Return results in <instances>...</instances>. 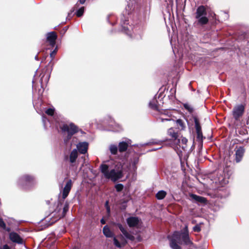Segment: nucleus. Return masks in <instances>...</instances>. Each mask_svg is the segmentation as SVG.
Segmentation results:
<instances>
[{
	"label": "nucleus",
	"instance_id": "1",
	"mask_svg": "<svg viewBox=\"0 0 249 249\" xmlns=\"http://www.w3.org/2000/svg\"><path fill=\"white\" fill-rule=\"evenodd\" d=\"M100 168L104 177L107 179H110L113 181L118 180L123 176L122 166L121 164L116 165L115 168L109 170L108 165L102 164L100 165Z\"/></svg>",
	"mask_w": 249,
	"mask_h": 249
},
{
	"label": "nucleus",
	"instance_id": "2",
	"mask_svg": "<svg viewBox=\"0 0 249 249\" xmlns=\"http://www.w3.org/2000/svg\"><path fill=\"white\" fill-rule=\"evenodd\" d=\"M170 240V246L172 249H180L179 245L184 242L188 244L190 242L187 233L175 231L173 235L168 236Z\"/></svg>",
	"mask_w": 249,
	"mask_h": 249
},
{
	"label": "nucleus",
	"instance_id": "3",
	"mask_svg": "<svg viewBox=\"0 0 249 249\" xmlns=\"http://www.w3.org/2000/svg\"><path fill=\"white\" fill-rule=\"evenodd\" d=\"M206 16L207 12L205 7L202 5L198 7L195 13L196 21L195 24L201 26L207 24L209 19Z\"/></svg>",
	"mask_w": 249,
	"mask_h": 249
},
{
	"label": "nucleus",
	"instance_id": "4",
	"mask_svg": "<svg viewBox=\"0 0 249 249\" xmlns=\"http://www.w3.org/2000/svg\"><path fill=\"white\" fill-rule=\"evenodd\" d=\"M61 129L65 137L64 141L66 143L71 139L72 136L78 131L77 127L73 124H65L61 127Z\"/></svg>",
	"mask_w": 249,
	"mask_h": 249
},
{
	"label": "nucleus",
	"instance_id": "5",
	"mask_svg": "<svg viewBox=\"0 0 249 249\" xmlns=\"http://www.w3.org/2000/svg\"><path fill=\"white\" fill-rule=\"evenodd\" d=\"M34 178L29 175H25L21 177L19 180L18 183L22 188L28 189L31 187L35 183Z\"/></svg>",
	"mask_w": 249,
	"mask_h": 249
},
{
	"label": "nucleus",
	"instance_id": "6",
	"mask_svg": "<svg viewBox=\"0 0 249 249\" xmlns=\"http://www.w3.org/2000/svg\"><path fill=\"white\" fill-rule=\"evenodd\" d=\"M128 225L132 228H139L142 225V221L137 217H130L126 220Z\"/></svg>",
	"mask_w": 249,
	"mask_h": 249
},
{
	"label": "nucleus",
	"instance_id": "7",
	"mask_svg": "<svg viewBox=\"0 0 249 249\" xmlns=\"http://www.w3.org/2000/svg\"><path fill=\"white\" fill-rule=\"evenodd\" d=\"M245 110V107L243 105L235 106L232 110V114L235 120H238L241 117Z\"/></svg>",
	"mask_w": 249,
	"mask_h": 249
},
{
	"label": "nucleus",
	"instance_id": "8",
	"mask_svg": "<svg viewBox=\"0 0 249 249\" xmlns=\"http://www.w3.org/2000/svg\"><path fill=\"white\" fill-rule=\"evenodd\" d=\"M168 134L171 137V140L173 141V144H178L180 142V139H179L178 134L173 128H169L168 130Z\"/></svg>",
	"mask_w": 249,
	"mask_h": 249
},
{
	"label": "nucleus",
	"instance_id": "9",
	"mask_svg": "<svg viewBox=\"0 0 249 249\" xmlns=\"http://www.w3.org/2000/svg\"><path fill=\"white\" fill-rule=\"evenodd\" d=\"M118 238L120 240L119 242L116 237L113 238L114 245L118 248H121L124 247L127 243V241L122 235H120Z\"/></svg>",
	"mask_w": 249,
	"mask_h": 249
},
{
	"label": "nucleus",
	"instance_id": "10",
	"mask_svg": "<svg viewBox=\"0 0 249 249\" xmlns=\"http://www.w3.org/2000/svg\"><path fill=\"white\" fill-rule=\"evenodd\" d=\"M72 185V183L71 180L69 179L67 182V183L63 190L62 198L63 199H65L68 196V195L71 190Z\"/></svg>",
	"mask_w": 249,
	"mask_h": 249
},
{
	"label": "nucleus",
	"instance_id": "11",
	"mask_svg": "<svg viewBox=\"0 0 249 249\" xmlns=\"http://www.w3.org/2000/svg\"><path fill=\"white\" fill-rule=\"evenodd\" d=\"M56 38L57 35L54 32H52L47 34V41L52 47L55 45Z\"/></svg>",
	"mask_w": 249,
	"mask_h": 249
},
{
	"label": "nucleus",
	"instance_id": "12",
	"mask_svg": "<svg viewBox=\"0 0 249 249\" xmlns=\"http://www.w3.org/2000/svg\"><path fill=\"white\" fill-rule=\"evenodd\" d=\"M131 144L130 140H127L125 142H119L118 145V150L120 152L125 151L128 146Z\"/></svg>",
	"mask_w": 249,
	"mask_h": 249
},
{
	"label": "nucleus",
	"instance_id": "13",
	"mask_svg": "<svg viewBox=\"0 0 249 249\" xmlns=\"http://www.w3.org/2000/svg\"><path fill=\"white\" fill-rule=\"evenodd\" d=\"M9 237L10 240L13 242L18 244H22L23 239L20 237V236L16 232H11L10 233Z\"/></svg>",
	"mask_w": 249,
	"mask_h": 249
},
{
	"label": "nucleus",
	"instance_id": "14",
	"mask_svg": "<svg viewBox=\"0 0 249 249\" xmlns=\"http://www.w3.org/2000/svg\"><path fill=\"white\" fill-rule=\"evenodd\" d=\"M77 150L81 154H85L88 148V143L86 142H79L76 145Z\"/></svg>",
	"mask_w": 249,
	"mask_h": 249
},
{
	"label": "nucleus",
	"instance_id": "15",
	"mask_svg": "<svg viewBox=\"0 0 249 249\" xmlns=\"http://www.w3.org/2000/svg\"><path fill=\"white\" fill-rule=\"evenodd\" d=\"M195 124L196 132L197 133V138L200 140L202 139V133L201 131V127L199 124V121L197 118H195Z\"/></svg>",
	"mask_w": 249,
	"mask_h": 249
},
{
	"label": "nucleus",
	"instance_id": "16",
	"mask_svg": "<svg viewBox=\"0 0 249 249\" xmlns=\"http://www.w3.org/2000/svg\"><path fill=\"white\" fill-rule=\"evenodd\" d=\"M180 139V142L178 144H173L175 147L178 149L181 148L183 150H185L187 147V139L184 137L179 138Z\"/></svg>",
	"mask_w": 249,
	"mask_h": 249
},
{
	"label": "nucleus",
	"instance_id": "17",
	"mask_svg": "<svg viewBox=\"0 0 249 249\" xmlns=\"http://www.w3.org/2000/svg\"><path fill=\"white\" fill-rule=\"evenodd\" d=\"M245 152V149L242 147H239L236 151L235 153V160L237 162H239L241 161L244 154Z\"/></svg>",
	"mask_w": 249,
	"mask_h": 249
},
{
	"label": "nucleus",
	"instance_id": "18",
	"mask_svg": "<svg viewBox=\"0 0 249 249\" xmlns=\"http://www.w3.org/2000/svg\"><path fill=\"white\" fill-rule=\"evenodd\" d=\"M190 196L191 199L194 200L196 202L201 204H204L206 202V199L204 197L198 196L195 194H191Z\"/></svg>",
	"mask_w": 249,
	"mask_h": 249
},
{
	"label": "nucleus",
	"instance_id": "19",
	"mask_svg": "<svg viewBox=\"0 0 249 249\" xmlns=\"http://www.w3.org/2000/svg\"><path fill=\"white\" fill-rule=\"evenodd\" d=\"M78 157V152L76 149H73L70 153L69 157V161L71 163H73L75 162Z\"/></svg>",
	"mask_w": 249,
	"mask_h": 249
},
{
	"label": "nucleus",
	"instance_id": "20",
	"mask_svg": "<svg viewBox=\"0 0 249 249\" xmlns=\"http://www.w3.org/2000/svg\"><path fill=\"white\" fill-rule=\"evenodd\" d=\"M103 232L104 234L107 237H112L113 236V232L110 230L107 226H105L103 229Z\"/></svg>",
	"mask_w": 249,
	"mask_h": 249
},
{
	"label": "nucleus",
	"instance_id": "21",
	"mask_svg": "<svg viewBox=\"0 0 249 249\" xmlns=\"http://www.w3.org/2000/svg\"><path fill=\"white\" fill-rule=\"evenodd\" d=\"M166 192L161 190L159 191L156 194V197L158 199L161 200L163 199L166 195Z\"/></svg>",
	"mask_w": 249,
	"mask_h": 249
},
{
	"label": "nucleus",
	"instance_id": "22",
	"mask_svg": "<svg viewBox=\"0 0 249 249\" xmlns=\"http://www.w3.org/2000/svg\"><path fill=\"white\" fill-rule=\"evenodd\" d=\"M109 150L112 154L115 155L117 154L118 150V147L115 144H111L109 146Z\"/></svg>",
	"mask_w": 249,
	"mask_h": 249
},
{
	"label": "nucleus",
	"instance_id": "23",
	"mask_svg": "<svg viewBox=\"0 0 249 249\" xmlns=\"http://www.w3.org/2000/svg\"><path fill=\"white\" fill-rule=\"evenodd\" d=\"M124 236L127 239L131 241H133L135 239V237L133 235L129 233L126 230L122 233Z\"/></svg>",
	"mask_w": 249,
	"mask_h": 249
},
{
	"label": "nucleus",
	"instance_id": "24",
	"mask_svg": "<svg viewBox=\"0 0 249 249\" xmlns=\"http://www.w3.org/2000/svg\"><path fill=\"white\" fill-rule=\"evenodd\" d=\"M183 106L187 110H188L190 113L193 112L194 109H193V107H192V106L191 105H190L188 103H185V104H183Z\"/></svg>",
	"mask_w": 249,
	"mask_h": 249
},
{
	"label": "nucleus",
	"instance_id": "25",
	"mask_svg": "<svg viewBox=\"0 0 249 249\" xmlns=\"http://www.w3.org/2000/svg\"><path fill=\"white\" fill-rule=\"evenodd\" d=\"M127 21L126 22H124L123 25V29L124 32H125L126 34L128 35H131L130 34V31H129V28L128 27H126L125 25H127Z\"/></svg>",
	"mask_w": 249,
	"mask_h": 249
},
{
	"label": "nucleus",
	"instance_id": "26",
	"mask_svg": "<svg viewBox=\"0 0 249 249\" xmlns=\"http://www.w3.org/2000/svg\"><path fill=\"white\" fill-rule=\"evenodd\" d=\"M69 210V204L67 203H66L64 207H63V210L62 215L60 216V217H63L65 216L66 213L68 212Z\"/></svg>",
	"mask_w": 249,
	"mask_h": 249
},
{
	"label": "nucleus",
	"instance_id": "27",
	"mask_svg": "<svg viewBox=\"0 0 249 249\" xmlns=\"http://www.w3.org/2000/svg\"><path fill=\"white\" fill-rule=\"evenodd\" d=\"M46 113L48 115L53 116L54 114V108H50L46 110Z\"/></svg>",
	"mask_w": 249,
	"mask_h": 249
},
{
	"label": "nucleus",
	"instance_id": "28",
	"mask_svg": "<svg viewBox=\"0 0 249 249\" xmlns=\"http://www.w3.org/2000/svg\"><path fill=\"white\" fill-rule=\"evenodd\" d=\"M84 8L83 7L80 8L76 12V16L78 17L82 16L84 13Z\"/></svg>",
	"mask_w": 249,
	"mask_h": 249
},
{
	"label": "nucleus",
	"instance_id": "29",
	"mask_svg": "<svg viewBox=\"0 0 249 249\" xmlns=\"http://www.w3.org/2000/svg\"><path fill=\"white\" fill-rule=\"evenodd\" d=\"M115 188L117 192H120L123 190L124 186L122 184H117L115 186Z\"/></svg>",
	"mask_w": 249,
	"mask_h": 249
},
{
	"label": "nucleus",
	"instance_id": "30",
	"mask_svg": "<svg viewBox=\"0 0 249 249\" xmlns=\"http://www.w3.org/2000/svg\"><path fill=\"white\" fill-rule=\"evenodd\" d=\"M117 225L122 233L124 232L125 231H126L125 228H124L122 224L118 223L117 224Z\"/></svg>",
	"mask_w": 249,
	"mask_h": 249
},
{
	"label": "nucleus",
	"instance_id": "31",
	"mask_svg": "<svg viewBox=\"0 0 249 249\" xmlns=\"http://www.w3.org/2000/svg\"><path fill=\"white\" fill-rule=\"evenodd\" d=\"M158 120L160 122H163L164 121H171L172 120L169 118H163L162 117H160L159 119H158Z\"/></svg>",
	"mask_w": 249,
	"mask_h": 249
},
{
	"label": "nucleus",
	"instance_id": "32",
	"mask_svg": "<svg viewBox=\"0 0 249 249\" xmlns=\"http://www.w3.org/2000/svg\"><path fill=\"white\" fill-rule=\"evenodd\" d=\"M193 230L196 232H199L200 231V227L198 225H196L193 228Z\"/></svg>",
	"mask_w": 249,
	"mask_h": 249
},
{
	"label": "nucleus",
	"instance_id": "33",
	"mask_svg": "<svg viewBox=\"0 0 249 249\" xmlns=\"http://www.w3.org/2000/svg\"><path fill=\"white\" fill-rule=\"evenodd\" d=\"M0 227L2 228H5L6 227L5 224L3 221V220L0 218Z\"/></svg>",
	"mask_w": 249,
	"mask_h": 249
},
{
	"label": "nucleus",
	"instance_id": "34",
	"mask_svg": "<svg viewBox=\"0 0 249 249\" xmlns=\"http://www.w3.org/2000/svg\"><path fill=\"white\" fill-rule=\"evenodd\" d=\"M149 106L152 108H154V109L157 108V106H156V104H155V103H153V102H150L149 103Z\"/></svg>",
	"mask_w": 249,
	"mask_h": 249
},
{
	"label": "nucleus",
	"instance_id": "35",
	"mask_svg": "<svg viewBox=\"0 0 249 249\" xmlns=\"http://www.w3.org/2000/svg\"><path fill=\"white\" fill-rule=\"evenodd\" d=\"M161 114H162V115H167L168 117H170V115L168 113V111L167 110H163V111H162L161 112Z\"/></svg>",
	"mask_w": 249,
	"mask_h": 249
},
{
	"label": "nucleus",
	"instance_id": "36",
	"mask_svg": "<svg viewBox=\"0 0 249 249\" xmlns=\"http://www.w3.org/2000/svg\"><path fill=\"white\" fill-rule=\"evenodd\" d=\"M176 122L178 124L180 125L181 126H183V122L180 119H178L176 121Z\"/></svg>",
	"mask_w": 249,
	"mask_h": 249
},
{
	"label": "nucleus",
	"instance_id": "37",
	"mask_svg": "<svg viewBox=\"0 0 249 249\" xmlns=\"http://www.w3.org/2000/svg\"><path fill=\"white\" fill-rule=\"evenodd\" d=\"M108 202L106 201V206L107 207V211L109 213L110 212V209H109V207L108 206Z\"/></svg>",
	"mask_w": 249,
	"mask_h": 249
},
{
	"label": "nucleus",
	"instance_id": "38",
	"mask_svg": "<svg viewBox=\"0 0 249 249\" xmlns=\"http://www.w3.org/2000/svg\"><path fill=\"white\" fill-rule=\"evenodd\" d=\"M2 249H11L7 245H4L3 246Z\"/></svg>",
	"mask_w": 249,
	"mask_h": 249
},
{
	"label": "nucleus",
	"instance_id": "39",
	"mask_svg": "<svg viewBox=\"0 0 249 249\" xmlns=\"http://www.w3.org/2000/svg\"><path fill=\"white\" fill-rule=\"evenodd\" d=\"M56 53V52L55 51H53L51 54H50V55L52 57H54V56L55 55Z\"/></svg>",
	"mask_w": 249,
	"mask_h": 249
},
{
	"label": "nucleus",
	"instance_id": "40",
	"mask_svg": "<svg viewBox=\"0 0 249 249\" xmlns=\"http://www.w3.org/2000/svg\"><path fill=\"white\" fill-rule=\"evenodd\" d=\"M101 223L102 224H105L106 223V221L104 219H102L101 220Z\"/></svg>",
	"mask_w": 249,
	"mask_h": 249
},
{
	"label": "nucleus",
	"instance_id": "41",
	"mask_svg": "<svg viewBox=\"0 0 249 249\" xmlns=\"http://www.w3.org/2000/svg\"><path fill=\"white\" fill-rule=\"evenodd\" d=\"M85 1L86 0H79V2L81 4H84Z\"/></svg>",
	"mask_w": 249,
	"mask_h": 249
},
{
	"label": "nucleus",
	"instance_id": "42",
	"mask_svg": "<svg viewBox=\"0 0 249 249\" xmlns=\"http://www.w3.org/2000/svg\"><path fill=\"white\" fill-rule=\"evenodd\" d=\"M42 120H43V122L45 124V117L44 116H43V117H42Z\"/></svg>",
	"mask_w": 249,
	"mask_h": 249
},
{
	"label": "nucleus",
	"instance_id": "43",
	"mask_svg": "<svg viewBox=\"0 0 249 249\" xmlns=\"http://www.w3.org/2000/svg\"><path fill=\"white\" fill-rule=\"evenodd\" d=\"M72 249H78V248L76 247H75Z\"/></svg>",
	"mask_w": 249,
	"mask_h": 249
},
{
	"label": "nucleus",
	"instance_id": "44",
	"mask_svg": "<svg viewBox=\"0 0 249 249\" xmlns=\"http://www.w3.org/2000/svg\"><path fill=\"white\" fill-rule=\"evenodd\" d=\"M121 129H116L115 131H119Z\"/></svg>",
	"mask_w": 249,
	"mask_h": 249
},
{
	"label": "nucleus",
	"instance_id": "45",
	"mask_svg": "<svg viewBox=\"0 0 249 249\" xmlns=\"http://www.w3.org/2000/svg\"><path fill=\"white\" fill-rule=\"evenodd\" d=\"M41 82H42V78L41 79Z\"/></svg>",
	"mask_w": 249,
	"mask_h": 249
},
{
	"label": "nucleus",
	"instance_id": "46",
	"mask_svg": "<svg viewBox=\"0 0 249 249\" xmlns=\"http://www.w3.org/2000/svg\"><path fill=\"white\" fill-rule=\"evenodd\" d=\"M0 249H2L1 248H0Z\"/></svg>",
	"mask_w": 249,
	"mask_h": 249
}]
</instances>
